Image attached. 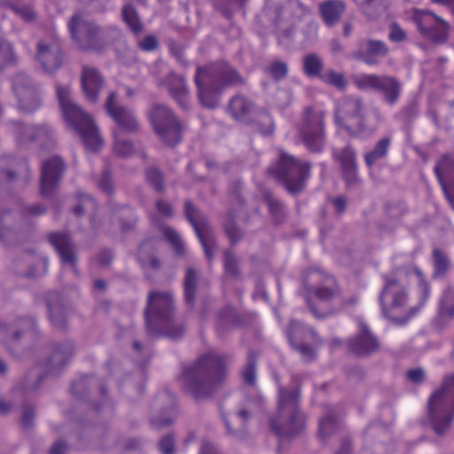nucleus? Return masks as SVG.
<instances>
[{
	"label": "nucleus",
	"mask_w": 454,
	"mask_h": 454,
	"mask_svg": "<svg viewBox=\"0 0 454 454\" xmlns=\"http://www.w3.org/2000/svg\"><path fill=\"white\" fill-rule=\"evenodd\" d=\"M286 333L290 345L310 340L316 342L318 340L317 332L298 320H291Z\"/></svg>",
	"instance_id": "72a5a7b5"
},
{
	"label": "nucleus",
	"mask_w": 454,
	"mask_h": 454,
	"mask_svg": "<svg viewBox=\"0 0 454 454\" xmlns=\"http://www.w3.org/2000/svg\"><path fill=\"white\" fill-rule=\"evenodd\" d=\"M49 241L60 257L62 264L70 266L76 273L75 246L70 235L67 232H52L49 235Z\"/></svg>",
	"instance_id": "5701e85b"
},
{
	"label": "nucleus",
	"mask_w": 454,
	"mask_h": 454,
	"mask_svg": "<svg viewBox=\"0 0 454 454\" xmlns=\"http://www.w3.org/2000/svg\"><path fill=\"white\" fill-rule=\"evenodd\" d=\"M311 164L302 162L294 156L279 149L275 163L268 168V173L276 178L293 195L300 193L310 175Z\"/></svg>",
	"instance_id": "1a4fd4ad"
},
{
	"label": "nucleus",
	"mask_w": 454,
	"mask_h": 454,
	"mask_svg": "<svg viewBox=\"0 0 454 454\" xmlns=\"http://www.w3.org/2000/svg\"><path fill=\"white\" fill-rule=\"evenodd\" d=\"M56 95L65 121L80 135L87 148L98 151L101 139L97 127L90 116L73 100L69 87L56 83Z\"/></svg>",
	"instance_id": "423d86ee"
},
{
	"label": "nucleus",
	"mask_w": 454,
	"mask_h": 454,
	"mask_svg": "<svg viewBox=\"0 0 454 454\" xmlns=\"http://www.w3.org/2000/svg\"><path fill=\"white\" fill-rule=\"evenodd\" d=\"M12 11L26 23H34L37 20V13L32 4H17L12 5Z\"/></svg>",
	"instance_id": "4d7b16f0"
},
{
	"label": "nucleus",
	"mask_w": 454,
	"mask_h": 454,
	"mask_svg": "<svg viewBox=\"0 0 454 454\" xmlns=\"http://www.w3.org/2000/svg\"><path fill=\"white\" fill-rule=\"evenodd\" d=\"M35 406L25 401L20 407V423L24 430L31 429L35 421Z\"/></svg>",
	"instance_id": "8fccbe9b"
},
{
	"label": "nucleus",
	"mask_w": 454,
	"mask_h": 454,
	"mask_svg": "<svg viewBox=\"0 0 454 454\" xmlns=\"http://www.w3.org/2000/svg\"><path fill=\"white\" fill-rule=\"evenodd\" d=\"M301 389L299 387H280L278 396V411L270 418V427L280 439L293 438L305 427V415L299 407Z\"/></svg>",
	"instance_id": "39448f33"
},
{
	"label": "nucleus",
	"mask_w": 454,
	"mask_h": 454,
	"mask_svg": "<svg viewBox=\"0 0 454 454\" xmlns=\"http://www.w3.org/2000/svg\"><path fill=\"white\" fill-rule=\"evenodd\" d=\"M255 129L264 136L272 134L274 130V125L271 117L267 113H260L257 115Z\"/></svg>",
	"instance_id": "0e129e2a"
},
{
	"label": "nucleus",
	"mask_w": 454,
	"mask_h": 454,
	"mask_svg": "<svg viewBox=\"0 0 454 454\" xmlns=\"http://www.w3.org/2000/svg\"><path fill=\"white\" fill-rule=\"evenodd\" d=\"M419 113V104L416 100L409 101L397 114L396 118H398L404 124H409L411 122Z\"/></svg>",
	"instance_id": "bf43d9fd"
},
{
	"label": "nucleus",
	"mask_w": 454,
	"mask_h": 454,
	"mask_svg": "<svg viewBox=\"0 0 454 454\" xmlns=\"http://www.w3.org/2000/svg\"><path fill=\"white\" fill-rule=\"evenodd\" d=\"M381 121L380 111L373 107L367 114H362L354 123H350V127H346V129L351 136L368 137L376 132Z\"/></svg>",
	"instance_id": "a878e982"
},
{
	"label": "nucleus",
	"mask_w": 454,
	"mask_h": 454,
	"mask_svg": "<svg viewBox=\"0 0 454 454\" xmlns=\"http://www.w3.org/2000/svg\"><path fill=\"white\" fill-rule=\"evenodd\" d=\"M37 59L44 71L53 73L63 62V55L57 44L39 43L37 45Z\"/></svg>",
	"instance_id": "cd10ccee"
},
{
	"label": "nucleus",
	"mask_w": 454,
	"mask_h": 454,
	"mask_svg": "<svg viewBox=\"0 0 454 454\" xmlns=\"http://www.w3.org/2000/svg\"><path fill=\"white\" fill-rule=\"evenodd\" d=\"M95 387H98L100 395L104 397V401L101 405H95L94 409L99 411L103 406H110V403L107 402L106 397V389L105 386L99 383V380L93 376H82L74 381L71 385V391L77 397L83 398L87 392Z\"/></svg>",
	"instance_id": "473e14b6"
},
{
	"label": "nucleus",
	"mask_w": 454,
	"mask_h": 454,
	"mask_svg": "<svg viewBox=\"0 0 454 454\" xmlns=\"http://www.w3.org/2000/svg\"><path fill=\"white\" fill-rule=\"evenodd\" d=\"M363 103L358 98L347 97L341 99L335 110V122L339 126L350 127L362 115Z\"/></svg>",
	"instance_id": "393cba45"
},
{
	"label": "nucleus",
	"mask_w": 454,
	"mask_h": 454,
	"mask_svg": "<svg viewBox=\"0 0 454 454\" xmlns=\"http://www.w3.org/2000/svg\"><path fill=\"white\" fill-rule=\"evenodd\" d=\"M302 69L308 77L321 78L323 75L324 62L316 53H309L303 57Z\"/></svg>",
	"instance_id": "a18cd8bd"
},
{
	"label": "nucleus",
	"mask_w": 454,
	"mask_h": 454,
	"mask_svg": "<svg viewBox=\"0 0 454 454\" xmlns=\"http://www.w3.org/2000/svg\"><path fill=\"white\" fill-rule=\"evenodd\" d=\"M387 54L388 48L384 42L362 38L357 42L356 50L352 51L350 56L368 66H375L380 64V59L387 57Z\"/></svg>",
	"instance_id": "412c9836"
},
{
	"label": "nucleus",
	"mask_w": 454,
	"mask_h": 454,
	"mask_svg": "<svg viewBox=\"0 0 454 454\" xmlns=\"http://www.w3.org/2000/svg\"><path fill=\"white\" fill-rule=\"evenodd\" d=\"M243 379L245 383L254 386L256 383V358L253 354L247 356L246 367L243 371Z\"/></svg>",
	"instance_id": "680f3d73"
},
{
	"label": "nucleus",
	"mask_w": 454,
	"mask_h": 454,
	"mask_svg": "<svg viewBox=\"0 0 454 454\" xmlns=\"http://www.w3.org/2000/svg\"><path fill=\"white\" fill-rule=\"evenodd\" d=\"M341 176L348 191H359L363 185V180L358 174V165L340 169Z\"/></svg>",
	"instance_id": "de8ad7c7"
},
{
	"label": "nucleus",
	"mask_w": 454,
	"mask_h": 454,
	"mask_svg": "<svg viewBox=\"0 0 454 454\" xmlns=\"http://www.w3.org/2000/svg\"><path fill=\"white\" fill-rule=\"evenodd\" d=\"M267 71L274 80L281 81L287 76L288 66L283 61L275 60L268 66Z\"/></svg>",
	"instance_id": "774afa93"
},
{
	"label": "nucleus",
	"mask_w": 454,
	"mask_h": 454,
	"mask_svg": "<svg viewBox=\"0 0 454 454\" xmlns=\"http://www.w3.org/2000/svg\"><path fill=\"white\" fill-rule=\"evenodd\" d=\"M105 108L119 129L124 132L135 133L138 130L139 125L134 113L129 108L117 104L114 92L109 93Z\"/></svg>",
	"instance_id": "4be33fe9"
},
{
	"label": "nucleus",
	"mask_w": 454,
	"mask_h": 454,
	"mask_svg": "<svg viewBox=\"0 0 454 454\" xmlns=\"http://www.w3.org/2000/svg\"><path fill=\"white\" fill-rule=\"evenodd\" d=\"M434 172L442 192L454 183V150L442 154L437 160Z\"/></svg>",
	"instance_id": "7c9ffc66"
},
{
	"label": "nucleus",
	"mask_w": 454,
	"mask_h": 454,
	"mask_svg": "<svg viewBox=\"0 0 454 454\" xmlns=\"http://www.w3.org/2000/svg\"><path fill=\"white\" fill-rule=\"evenodd\" d=\"M168 92L184 110L189 109V90L184 76L171 73L167 79Z\"/></svg>",
	"instance_id": "2f4dec72"
},
{
	"label": "nucleus",
	"mask_w": 454,
	"mask_h": 454,
	"mask_svg": "<svg viewBox=\"0 0 454 454\" xmlns=\"http://www.w3.org/2000/svg\"><path fill=\"white\" fill-rule=\"evenodd\" d=\"M114 152L121 157H129L134 153V145L125 139H120L118 137V130H114Z\"/></svg>",
	"instance_id": "e2e57ef3"
},
{
	"label": "nucleus",
	"mask_w": 454,
	"mask_h": 454,
	"mask_svg": "<svg viewBox=\"0 0 454 454\" xmlns=\"http://www.w3.org/2000/svg\"><path fill=\"white\" fill-rule=\"evenodd\" d=\"M68 29L79 49L101 51L102 27L94 20L81 14H74L68 21Z\"/></svg>",
	"instance_id": "ddd939ff"
},
{
	"label": "nucleus",
	"mask_w": 454,
	"mask_h": 454,
	"mask_svg": "<svg viewBox=\"0 0 454 454\" xmlns=\"http://www.w3.org/2000/svg\"><path fill=\"white\" fill-rule=\"evenodd\" d=\"M9 124L20 144L34 142L46 147L55 141V131L48 123L26 125L19 121H11Z\"/></svg>",
	"instance_id": "f3484780"
},
{
	"label": "nucleus",
	"mask_w": 454,
	"mask_h": 454,
	"mask_svg": "<svg viewBox=\"0 0 454 454\" xmlns=\"http://www.w3.org/2000/svg\"><path fill=\"white\" fill-rule=\"evenodd\" d=\"M223 268L225 274L232 279L240 278L239 260L230 250L223 252Z\"/></svg>",
	"instance_id": "3c124183"
},
{
	"label": "nucleus",
	"mask_w": 454,
	"mask_h": 454,
	"mask_svg": "<svg viewBox=\"0 0 454 454\" xmlns=\"http://www.w3.org/2000/svg\"><path fill=\"white\" fill-rule=\"evenodd\" d=\"M194 81L200 104L210 109L216 107L217 97L224 89L241 85L245 82L238 70L225 61L199 67Z\"/></svg>",
	"instance_id": "20e7f679"
},
{
	"label": "nucleus",
	"mask_w": 454,
	"mask_h": 454,
	"mask_svg": "<svg viewBox=\"0 0 454 454\" xmlns=\"http://www.w3.org/2000/svg\"><path fill=\"white\" fill-rule=\"evenodd\" d=\"M240 320L231 306L223 307L217 315L215 330L219 337L223 338L229 333H231L237 325H239Z\"/></svg>",
	"instance_id": "e433bc0d"
},
{
	"label": "nucleus",
	"mask_w": 454,
	"mask_h": 454,
	"mask_svg": "<svg viewBox=\"0 0 454 454\" xmlns=\"http://www.w3.org/2000/svg\"><path fill=\"white\" fill-rule=\"evenodd\" d=\"M154 407L159 408L160 413L153 416L151 419L152 425L156 428L165 427L174 420L176 398L168 389L159 393L154 401Z\"/></svg>",
	"instance_id": "b1692460"
},
{
	"label": "nucleus",
	"mask_w": 454,
	"mask_h": 454,
	"mask_svg": "<svg viewBox=\"0 0 454 454\" xmlns=\"http://www.w3.org/2000/svg\"><path fill=\"white\" fill-rule=\"evenodd\" d=\"M319 11L325 25L333 27L344 12L345 4L340 0H327L320 4Z\"/></svg>",
	"instance_id": "58836bf2"
},
{
	"label": "nucleus",
	"mask_w": 454,
	"mask_h": 454,
	"mask_svg": "<svg viewBox=\"0 0 454 454\" xmlns=\"http://www.w3.org/2000/svg\"><path fill=\"white\" fill-rule=\"evenodd\" d=\"M332 155L333 160L339 163L340 169L357 165L356 152L350 144H347L341 148H333Z\"/></svg>",
	"instance_id": "79ce46f5"
},
{
	"label": "nucleus",
	"mask_w": 454,
	"mask_h": 454,
	"mask_svg": "<svg viewBox=\"0 0 454 454\" xmlns=\"http://www.w3.org/2000/svg\"><path fill=\"white\" fill-rule=\"evenodd\" d=\"M159 243L158 239L149 238L139 244L137 252V261L144 270H158L160 269L161 262L156 255Z\"/></svg>",
	"instance_id": "bb28decb"
},
{
	"label": "nucleus",
	"mask_w": 454,
	"mask_h": 454,
	"mask_svg": "<svg viewBox=\"0 0 454 454\" xmlns=\"http://www.w3.org/2000/svg\"><path fill=\"white\" fill-rule=\"evenodd\" d=\"M348 348L356 356H370L380 350L379 339L362 319H357V332L348 340Z\"/></svg>",
	"instance_id": "6ab92c4d"
},
{
	"label": "nucleus",
	"mask_w": 454,
	"mask_h": 454,
	"mask_svg": "<svg viewBox=\"0 0 454 454\" xmlns=\"http://www.w3.org/2000/svg\"><path fill=\"white\" fill-rule=\"evenodd\" d=\"M184 215L192 224L207 259L211 261L214 258L216 243L206 215L191 200L184 202Z\"/></svg>",
	"instance_id": "2eb2a0df"
},
{
	"label": "nucleus",
	"mask_w": 454,
	"mask_h": 454,
	"mask_svg": "<svg viewBox=\"0 0 454 454\" xmlns=\"http://www.w3.org/2000/svg\"><path fill=\"white\" fill-rule=\"evenodd\" d=\"M82 88L86 98L90 102H97L98 99V93L104 86V80L99 74L98 70L84 67L82 73Z\"/></svg>",
	"instance_id": "c756f323"
},
{
	"label": "nucleus",
	"mask_w": 454,
	"mask_h": 454,
	"mask_svg": "<svg viewBox=\"0 0 454 454\" xmlns=\"http://www.w3.org/2000/svg\"><path fill=\"white\" fill-rule=\"evenodd\" d=\"M341 427L337 408L326 405L325 414L318 423V437L320 440H326L329 436L339 432Z\"/></svg>",
	"instance_id": "f704fd0d"
},
{
	"label": "nucleus",
	"mask_w": 454,
	"mask_h": 454,
	"mask_svg": "<svg viewBox=\"0 0 454 454\" xmlns=\"http://www.w3.org/2000/svg\"><path fill=\"white\" fill-rule=\"evenodd\" d=\"M19 168L13 170L7 167V160L3 159L0 160V187H4L6 184L13 181L16 177V172L21 168L27 169V164L25 160L18 163Z\"/></svg>",
	"instance_id": "5fc2aeb1"
},
{
	"label": "nucleus",
	"mask_w": 454,
	"mask_h": 454,
	"mask_svg": "<svg viewBox=\"0 0 454 454\" xmlns=\"http://www.w3.org/2000/svg\"><path fill=\"white\" fill-rule=\"evenodd\" d=\"M427 419L432 430L444 436L454 420V374L447 377L427 402Z\"/></svg>",
	"instance_id": "6e6552de"
},
{
	"label": "nucleus",
	"mask_w": 454,
	"mask_h": 454,
	"mask_svg": "<svg viewBox=\"0 0 454 454\" xmlns=\"http://www.w3.org/2000/svg\"><path fill=\"white\" fill-rule=\"evenodd\" d=\"M419 34L434 44H444L450 34V24L428 9L415 8L411 13Z\"/></svg>",
	"instance_id": "f8f14e48"
},
{
	"label": "nucleus",
	"mask_w": 454,
	"mask_h": 454,
	"mask_svg": "<svg viewBox=\"0 0 454 454\" xmlns=\"http://www.w3.org/2000/svg\"><path fill=\"white\" fill-rule=\"evenodd\" d=\"M199 273L194 267L186 270L184 279V299L187 308L193 309L196 302Z\"/></svg>",
	"instance_id": "ea45409f"
},
{
	"label": "nucleus",
	"mask_w": 454,
	"mask_h": 454,
	"mask_svg": "<svg viewBox=\"0 0 454 454\" xmlns=\"http://www.w3.org/2000/svg\"><path fill=\"white\" fill-rule=\"evenodd\" d=\"M230 114L238 121L250 124L253 121L254 105L245 97H233L228 106Z\"/></svg>",
	"instance_id": "c9c22d12"
},
{
	"label": "nucleus",
	"mask_w": 454,
	"mask_h": 454,
	"mask_svg": "<svg viewBox=\"0 0 454 454\" xmlns=\"http://www.w3.org/2000/svg\"><path fill=\"white\" fill-rule=\"evenodd\" d=\"M224 231L232 246L237 245L243 238L242 231L236 224L233 211H230L226 215Z\"/></svg>",
	"instance_id": "09e8293b"
},
{
	"label": "nucleus",
	"mask_w": 454,
	"mask_h": 454,
	"mask_svg": "<svg viewBox=\"0 0 454 454\" xmlns=\"http://www.w3.org/2000/svg\"><path fill=\"white\" fill-rule=\"evenodd\" d=\"M121 209L123 215L119 219L121 230L122 232H129L135 228L137 217L129 207H123Z\"/></svg>",
	"instance_id": "69168bd1"
},
{
	"label": "nucleus",
	"mask_w": 454,
	"mask_h": 454,
	"mask_svg": "<svg viewBox=\"0 0 454 454\" xmlns=\"http://www.w3.org/2000/svg\"><path fill=\"white\" fill-rule=\"evenodd\" d=\"M98 188L105 193L111 195L114 191V178L109 167H106L98 182Z\"/></svg>",
	"instance_id": "338daca9"
},
{
	"label": "nucleus",
	"mask_w": 454,
	"mask_h": 454,
	"mask_svg": "<svg viewBox=\"0 0 454 454\" xmlns=\"http://www.w3.org/2000/svg\"><path fill=\"white\" fill-rule=\"evenodd\" d=\"M414 275L419 281L421 293L419 303L423 306L430 296V286L424 279L420 270L413 265H405L395 269L390 275L384 276V286L380 294V302L383 315L397 325L406 324L419 308L412 307L407 313L405 306L409 294L405 287V278Z\"/></svg>",
	"instance_id": "f257e3e1"
},
{
	"label": "nucleus",
	"mask_w": 454,
	"mask_h": 454,
	"mask_svg": "<svg viewBox=\"0 0 454 454\" xmlns=\"http://www.w3.org/2000/svg\"><path fill=\"white\" fill-rule=\"evenodd\" d=\"M301 143L310 153L319 154L327 145L325 111L311 106L305 107L296 124Z\"/></svg>",
	"instance_id": "9d476101"
},
{
	"label": "nucleus",
	"mask_w": 454,
	"mask_h": 454,
	"mask_svg": "<svg viewBox=\"0 0 454 454\" xmlns=\"http://www.w3.org/2000/svg\"><path fill=\"white\" fill-rule=\"evenodd\" d=\"M66 170V164L59 156H53L42 164L41 169V193L44 197L52 196Z\"/></svg>",
	"instance_id": "aec40b11"
},
{
	"label": "nucleus",
	"mask_w": 454,
	"mask_h": 454,
	"mask_svg": "<svg viewBox=\"0 0 454 454\" xmlns=\"http://www.w3.org/2000/svg\"><path fill=\"white\" fill-rule=\"evenodd\" d=\"M48 316L51 325L61 331L67 328V308L64 306L58 292L49 293L46 297Z\"/></svg>",
	"instance_id": "c85d7f7f"
},
{
	"label": "nucleus",
	"mask_w": 454,
	"mask_h": 454,
	"mask_svg": "<svg viewBox=\"0 0 454 454\" xmlns=\"http://www.w3.org/2000/svg\"><path fill=\"white\" fill-rule=\"evenodd\" d=\"M146 330L153 337L181 340L185 333L182 322L175 318L174 298L169 292L152 291L145 309Z\"/></svg>",
	"instance_id": "7ed1b4c3"
},
{
	"label": "nucleus",
	"mask_w": 454,
	"mask_h": 454,
	"mask_svg": "<svg viewBox=\"0 0 454 454\" xmlns=\"http://www.w3.org/2000/svg\"><path fill=\"white\" fill-rule=\"evenodd\" d=\"M161 231L164 238L172 246L175 252L179 255L184 254L185 247L179 234L169 226H163Z\"/></svg>",
	"instance_id": "6e6d98bb"
},
{
	"label": "nucleus",
	"mask_w": 454,
	"mask_h": 454,
	"mask_svg": "<svg viewBox=\"0 0 454 454\" xmlns=\"http://www.w3.org/2000/svg\"><path fill=\"white\" fill-rule=\"evenodd\" d=\"M454 318V289L448 286L439 301L437 320L441 324Z\"/></svg>",
	"instance_id": "a19ab883"
},
{
	"label": "nucleus",
	"mask_w": 454,
	"mask_h": 454,
	"mask_svg": "<svg viewBox=\"0 0 454 454\" xmlns=\"http://www.w3.org/2000/svg\"><path fill=\"white\" fill-rule=\"evenodd\" d=\"M264 202L267 204L271 218L276 224H281L286 218L284 204L276 199L270 192L263 193Z\"/></svg>",
	"instance_id": "37998d69"
},
{
	"label": "nucleus",
	"mask_w": 454,
	"mask_h": 454,
	"mask_svg": "<svg viewBox=\"0 0 454 454\" xmlns=\"http://www.w3.org/2000/svg\"><path fill=\"white\" fill-rule=\"evenodd\" d=\"M74 353V343L66 340L54 346L52 352L44 362L31 368L20 383L25 395L35 394L47 376L59 375Z\"/></svg>",
	"instance_id": "0eeeda50"
},
{
	"label": "nucleus",
	"mask_w": 454,
	"mask_h": 454,
	"mask_svg": "<svg viewBox=\"0 0 454 454\" xmlns=\"http://www.w3.org/2000/svg\"><path fill=\"white\" fill-rule=\"evenodd\" d=\"M226 357L207 352L182 372L183 387L197 401L208 400L226 377Z\"/></svg>",
	"instance_id": "f03ea898"
},
{
	"label": "nucleus",
	"mask_w": 454,
	"mask_h": 454,
	"mask_svg": "<svg viewBox=\"0 0 454 454\" xmlns=\"http://www.w3.org/2000/svg\"><path fill=\"white\" fill-rule=\"evenodd\" d=\"M391 144L392 137L390 136L379 139L372 150L367 152L364 156L366 167L372 168L378 162L385 160L387 157Z\"/></svg>",
	"instance_id": "4c0bfd02"
},
{
	"label": "nucleus",
	"mask_w": 454,
	"mask_h": 454,
	"mask_svg": "<svg viewBox=\"0 0 454 454\" xmlns=\"http://www.w3.org/2000/svg\"><path fill=\"white\" fill-rule=\"evenodd\" d=\"M147 183L153 188V190L161 193L165 190V182L163 173L157 168L150 167L145 172Z\"/></svg>",
	"instance_id": "864d4df0"
},
{
	"label": "nucleus",
	"mask_w": 454,
	"mask_h": 454,
	"mask_svg": "<svg viewBox=\"0 0 454 454\" xmlns=\"http://www.w3.org/2000/svg\"><path fill=\"white\" fill-rule=\"evenodd\" d=\"M124 35L121 29L116 27H102L101 33V51L108 45L114 44L123 39Z\"/></svg>",
	"instance_id": "603ef678"
},
{
	"label": "nucleus",
	"mask_w": 454,
	"mask_h": 454,
	"mask_svg": "<svg viewBox=\"0 0 454 454\" xmlns=\"http://www.w3.org/2000/svg\"><path fill=\"white\" fill-rule=\"evenodd\" d=\"M121 15L123 21L134 35H138L142 33L144 25L136 8L132 4H125L122 7Z\"/></svg>",
	"instance_id": "c03bdc74"
},
{
	"label": "nucleus",
	"mask_w": 454,
	"mask_h": 454,
	"mask_svg": "<svg viewBox=\"0 0 454 454\" xmlns=\"http://www.w3.org/2000/svg\"><path fill=\"white\" fill-rule=\"evenodd\" d=\"M360 90H372L382 96V100L390 106H395L402 94L403 83L393 75L362 74L356 80Z\"/></svg>",
	"instance_id": "4468645a"
},
{
	"label": "nucleus",
	"mask_w": 454,
	"mask_h": 454,
	"mask_svg": "<svg viewBox=\"0 0 454 454\" xmlns=\"http://www.w3.org/2000/svg\"><path fill=\"white\" fill-rule=\"evenodd\" d=\"M434 272L433 278H443L449 271L450 262L447 254L439 248H434L432 254Z\"/></svg>",
	"instance_id": "49530a36"
},
{
	"label": "nucleus",
	"mask_w": 454,
	"mask_h": 454,
	"mask_svg": "<svg viewBox=\"0 0 454 454\" xmlns=\"http://www.w3.org/2000/svg\"><path fill=\"white\" fill-rule=\"evenodd\" d=\"M149 119L162 143L175 146L181 142L183 124L168 106L154 104L149 112Z\"/></svg>",
	"instance_id": "9b49d317"
},
{
	"label": "nucleus",
	"mask_w": 454,
	"mask_h": 454,
	"mask_svg": "<svg viewBox=\"0 0 454 454\" xmlns=\"http://www.w3.org/2000/svg\"><path fill=\"white\" fill-rule=\"evenodd\" d=\"M302 282L307 290L321 302H329L340 294L335 279L317 269H309Z\"/></svg>",
	"instance_id": "dca6fc26"
},
{
	"label": "nucleus",
	"mask_w": 454,
	"mask_h": 454,
	"mask_svg": "<svg viewBox=\"0 0 454 454\" xmlns=\"http://www.w3.org/2000/svg\"><path fill=\"white\" fill-rule=\"evenodd\" d=\"M320 80L326 84H330L337 89H344L347 86V81L341 73H337L334 70H328L323 74Z\"/></svg>",
	"instance_id": "052dcab7"
},
{
	"label": "nucleus",
	"mask_w": 454,
	"mask_h": 454,
	"mask_svg": "<svg viewBox=\"0 0 454 454\" xmlns=\"http://www.w3.org/2000/svg\"><path fill=\"white\" fill-rule=\"evenodd\" d=\"M12 86L21 111L30 114L41 106L38 87L27 74L18 73L13 77Z\"/></svg>",
	"instance_id": "a211bd4d"
},
{
	"label": "nucleus",
	"mask_w": 454,
	"mask_h": 454,
	"mask_svg": "<svg viewBox=\"0 0 454 454\" xmlns=\"http://www.w3.org/2000/svg\"><path fill=\"white\" fill-rule=\"evenodd\" d=\"M35 330L36 324L34 317H27L20 318L19 321V329L13 333L11 340L13 343L17 342L24 334L35 333Z\"/></svg>",
	"instance_id": "13d9d810"
}]
</instances>
